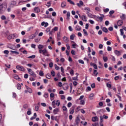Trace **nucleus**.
Wrapping results in <instances>:
<instances>
[{"instance_id": "423d86ee", "label": "nucleus", "mask_w": 126, "mask_h": 126, "mask_svg": "<svg viewBox=\"0 0 126 126\" xmlns=\"http://www.w3.org/2000/svg\"><path fill=\"white\" fill-rule=\"evenodd\" d=\"M123 23H124V21H123L122 20H119L117 22V25L118 26H122V25H123Z\"/></svg>"}, {"instance_id": "4be33fe9", "label": "nucleus", "mask_w": 126, "mask_h": 126, "mask_svg": "<svg viewBox=\"0 0 126 126\" xmlns=\"http://www.w3.org/2000/svg\"><path fill=\"white\" fill-rule=\"evenodd\" d=\"M67 19L69 20V17H70V13L69 12H67L66 14Z\"/></svg>"}, {"instance_id": "f03ea898", "label": "nucleus", "mask_w": 126, "mask_h": 126, "mask_svg": "<svg viewBox=\"0 0 126 126\" xmlns=\"http://www.w3.org/2000/svg\"><path fill=\"white\" fill-rule=\"evenodd\" d=\"M27 70L30 74V77H33V78H36L37 77V75L35 73V72L32 70V69L28 68Z\"/></svg>"}, {"instance_id": "37998d69", "label": "nucleus", "mask_w": 126, "mask_h": 126, "mask_svg": "<svg viewBox=\"0 0 126 126\" xmlns=\"http://www.w3.org/2000/svg\"><path fill=\"white\" fill-rule=\"evenodd\" d=\"M30 81H35V78L33 77H30Z\"/></svg>"}, {"instance_id": "5701e85b", "label": "nucleus", "mask_w": 126, "mask_h": 126, "mask_svg": "<svg viewBox=\"0 0 126 126\" xmlns=\"http://www.w3.org/2000/svg\"><path fill=\"white\" fill-rule=\"evenodd\" d=\"M84 34H85V36H88V33L87 32V31L86 30L84 29L83 30Z\"/></svg>"}, {"instance_id": "473e14b6", "label": "nucleus", "mask_w": 126, "mask_h": 126, "mask_svg": "<svg viewBox=\"0 0 126 126\" xmlns=\"http://www.w3.org/2000/svg\"><path fill=\"white\" fill-rule=\"evenodd\" d=\"M17 88L18 90H20L21 89V85L20 84H18L17 85Z\"/></svg>"}, {"instance_id": "ea45409f", "label": "nucleus", "mask_w": 126, "mask_h": 126, "mask_svg": "<svg viewBox=\"0 0 126 126\" xmlns=\"http://www.w3.org/2000/svg\"><path fill=\"white\" fill-rule=\"evenodd\" d=\"M120 32H121V36L124 35V30L121 29H120Z\"/></svg>"}, {"instance_id": "bb28decb", "label": "nucleus", "mask_w": 126, "mask_h": 126, "mask_svg": "<svg viewBox=\"0 0 126 126\" xmlns=\"http://www.w3.org/2000/svg\"><path fill=\"white\" fill-rule=\"evenodd\" d=\"M12 54H15L16 55H19V52L17 51H13L12 50L10 51Z\"/></svg>"}, {"instance_id": "4468645a", "label": "nucleus", "mask_w": 126, "mask_h": 126, "mask_svg": "<svg viewBox=\"0 0 126 126\" xmlns=\"http://www.w3.org/2000/svg\"><path fill=\"white\" fill-rule=\"evenodd\" d=\"M54 115H57L59 113V108H56L53 110Z\"/></svg>"}, {"instance_id": "f8f14e48", "label": "nucleus", "mask_w": 126, "mask_h": 126, "mask_svg": "<svg viewBox=\"0 0 126 126\" xmlns=\"http://www.w3.org/2000/svg\"><path fill=\"white\" fill-rule=\"evenodd\" d=\"M84 3L81 0L79 1V3H77V5L79 6V7H80V6L83 5Z\"/></svg>"}, {"instance_id": "09e8293b", "label": "nucleus", "mask_w": 126, "mask_h": 126, "mask_svg": "<svg viewBox=\"0 0 126 126\" xmlns=\"http://www.w3.org/2000/svg\"><path fill=\"white\" fill-rule=\"evenodd\" d=\"M114 13H115V11H114V10H111L109 12V14L110 15H113V14H114Z\"/></svg>"}, {"instance_id": "a19ab883", "label": "nucleus", "mask_w": 126, "mask_h": 126, "mask_svg": "<svg viewBox=\"0 0 126 126\" xmlns=\"http://www.w3.org/2000/svg\"><path fill=\"white\" fill-rule=\"evenodd\" d=\"M1 19L2 20H5V19H6V17H5V16L2 15L1 16Z\"/></svg>"}, {"instance_id": "9b49d317", "label": "nucleus", "mask_w": 126, "mask_h": 126, "mask_svg": "<svg viewBox=\"0 0 126 126\" xmlns=\"http://www.w3.org/2000/svg\"><path fill=\"white\" fill-rule=\"evenodd\" d=\"M63 40L65 43H68V41H69V40H68V38H67V37L66 36L63 37Z\"/></svg>"}, {"instance_id": "e433bc0d", "label": "nucleus", "mask_w": 126, "mask_h": 126, "mask_svg": "<svg viewBox=\"0 0 126 126\" xmlns=\"http://www.w3.org/2000/svg\"><path fill=\"white\" fill-rule=\"evenodd\" d=\"M80 121V120H79V118H77V119L75 120V123H76V124L77 125H79V121Z\"/></svg>"}, {"instance_id": "0eeeda50", "label": "nucleus", "mask_w": 126, "mask_h": 126, "mask_svg": "<svg viewBox=\"0 0 126 126\" xmlns=\"http://www.w3.org/2000/svg\"><path fill=\"white\" fill-rule=\"evenodd\" d=\"M34 10L35 12H36V13H39V12H40L41 11V9L40 8H39V7H34Z\"/></svg>"}, {"instance_id": "338daca9", "label": "nucleus", "mask_w": 126, "mask_h": 126, "mask_svg": "<svg viewBox=\"0 0 126 126\" xmlns=\"http://www.w3.org/2000/svg\"><path fill=\"white\" fill-rule=\"evenodd\" d=\"M71 54L72 55H75V51H74V50H72V51H71Z\"/></svg>"}, {"instance_id": "412c9836", "label": "nucleus", "mask_w": 126, "mask_h": 126, "mask_svg": "<svg viewBox=\"0 0 126 126\" xmlns=\"http://www.w3.org/2000/svg\"><path fill=\"white\" fill-rule=\"evenodd\" d=\"M74 37H75V35L74 34H72L70 36V40H74Z\"/></svg>"}, {"instance_id": "7c9ffc66", "label": "nucleus", "mask_w": 126, "mask_h": 126, "mask_svg": "<svg viewBox=\"0 0 126 126\" xmlns=\"http://www.w3.org/2000/svg\"><path fill=\"white\" fill-rule=\"evenodd\" d=\"M103 60L104 63H106L108 61V57H103Z\"/></svg>"}, {"instance_id": "1a4fd4ad", "label": "nucleus", "mask_w": 126, "mask_h": 126, "mask_svg": "<svg viewBox=\"0 0 126 126\" xmlns=\"http://www.w3.org/2000/svg\"><path fill=\"white\" fill-rule=\"evenodd\" d=\"M90 65H91L92 66H93V67H94V69H98V67L97 66V64H96L94 63H91Z\"/></svg>"}, {"instance_id": "3c124183", "label": "nucleus", "mask_w": 126, "mask_h": 126, "mask_svg": "<svg viewBox=\"0 0 126 126\" xmlns=\"http://www.w3.org/2000/svg\"><path fill=\"white\" fill-rule=\"evenodd\" d=\"M70 74H71V75H73L74 74V71H73V70L71 69L70 71Z\"/></svg>"}, {"instance_id": "13d9d810", "label": "nucleus", "mask_w": 126, "mask_h": 126, "mask_svg": "<svg viewBox=\"0 0 126 126\" xmlns=\"http://www.w3.org/2000/svg\"><path fill=\"white\" fill-rule=\"evenodd\" d=\"M61 104V102H60V100H57V103H56V105H57V106H60Z\"/></svg>"}, {"instance_id": "49530a36", "label": "nucleus", "mask_w": 126, "mask_h": 126, "mask_svg": "<svg viewBox=\"0 0 126 126\" xmlns=\"http://www.w3.org/2000/svg\"><path fill=\"white\" fill-rule=\"evenodd\" d=\"M80 104L81 105H84V104H85V101H84V100H81L80 101Z\"/></svg>"}, {"instance_id": "7ed1b4c3", "label": "nucleus", "mask_w": 126, "mask_h": 126, "mask_svg": "<svg viewBox=\"0 0 126 126\" xmlns=\"http://www.w3.org/2000/svg\"><path fill=\"white\" fill-rule=\"evenodd\" d=\"M16 68H17V69L19 70H21V71H25V68L22 66L17 65Z\"/></svg>"}, {"instance_id": "6e6552de", "label": "nucleus", "mask_w": 126, "mask_h": 126, "mask_svg": "<svg viewBox=\"0 0 126 126\" xmlns=\"http://www.w3.org/2000/svg\"><path fill=\"white\" fill-rule=\"evenodd\" d=\"M102 16L101 17H99V16H94V17H96V18H97V19H99V20H100V22H102V21H103V18L104 17V15H102Z\"/></svg>"}, {"instance_id": "6e6d98bb", "label": "nucleus", "mask_w": 126, "mask_h": 126, "mask_svg": "<svg viewBox=\"0 0 126 126\" xmlns=\"http://www.w3.org/2000/svg\"><path fill=\"white\" fill-rule=\"evenodd\" d=\"M109 8H106L105 9L103 10L104 12H105V13H107V12H109Z\"/></svg>"}, {"instance_id": "b1692460", "label": "nucleus", "mask_w": 126, "mask_h": 126, "mask_svg": "<svg viewBox=\"0 0 126 126\" xmlns=\"http://www.w3.org/2000/svg\"><path fill=\"white\" fill-rule=\"evenodd\" d=\"M46 78H48V79H51V77H52V76L50 74H47L46 75Z\"/></svg>"}, {"instance_id": "6ab92c4d", "label": "nucleus", "mask_w": 126, "mask_h": 126, "mask_svg": "<svg viewBox=\"0 0 126 126\" xmlns=\"http://www.w3.org/2000/svg\"><path fill=\"white\" fill-rule=\"evenodd\" d=\"M114 53L117 56H121V52H120V51L115 50Z\"/></svg>"}, {"instance_id": "f3484780", "label": "nucleus", "mask_w": 126, "mask_h": 126, "mask_svg": "<svg viewBox=\"0 0 126 126\" xmlns=\"http://www.w3.org/2000/svg\"><path fill=\"white\" fill-rule=\"evenodd\" d=\"M102 31L103 32H105V33H108V32H109V31H108V29H107V28L106 27H103L102 28Z\"/></svg>"}, {"instance_id": "9d476101", "label": "nucleus", "mask_w": 126, "mask_h": 126, "mask_svg": "<svg viewBox=\"0 0 126 126\" xmlns=\"http://www.w3.org/2000/svg\"><path fill=\"white\" fill-rule=\"evenodd\" d=\"M66 6V2H65V1H63L61 3V7H62V8H64V7Z\"/></svg>"}, {"instance_id": "69168bd1", "label": "nucleus", "mask_w": 126, "mask_h": 126, "mask_svg": "<svg viewBox=\"0 0 126 126\" xmlns=\"http://www.w3.org/2000/svg\"><path fill=\"white\" fill-rule=\"evenodd\" d=\"M108 30L109 31H113V30H114V28L112 27H110L108 28Z\"/></svg>"}, {"instance_id": "864d4df0", "label": "nucleus", "mask_w": 126, "mask_h": 126, "mask_svg": "<svg viewBox=\"0 0 126 126\" xmlns=\"http://www.w3.org/2000/svg\"><path fill=\"white\" fill-rule=\"evenodd\" d=\"M29 76V75H28V74H25L24 78H25L26 79H27V78H28Z\"/></svg>"}, {"instance_id": "39448f33", "label": "nucleus", "mask_w": 126, "mask_h": 126, "mask_svg": "<svg viewBox=\"0 0 126 126\" xmlns=\"http://www.w3.org/2000/svg\"><path fill=\"white\" fill-rule=\"evenodd\" d=\"M13 77L15 79H16V80H18L19 81H21V78H20L19 76H18V75L16 74H14L13 75Z\"/></svg>"}, {"instance_id": "c03bdc74", "label": "nucleus", "mask_w": 126, "mask_h": 126, "mask_svg": "<svg viewBox=\"0 0 126 126\" xmlns=\"http://www.w3.org/2000/svg\"><path fill=\"white\" fill-rule=\"evenodd\" d=\"M36 37V36L34 34H32L30 36V39H34V38H35Z\"/></svg>"}, {"instance_id": "79ce46f5", "label": "nucleus", "mask_w": 126, "mask_h": 126, "mask_svg": "<svg viewBox=\"0 0 126 126\" xmlns=\"http://www.w3.org/2000/svg\"><path fill=\"white\" fill-rule=\"evenodd\" d=\"M68 85H66V86H64L63 87V89L64 90H67V89H68Z\"/></svg>"}, {"instance_id": "774afa93", "label": "nucleus", "mask_w": 126, "mask_h": 126, "mask_svg": "<svg viewBox=\"0 0 126 126\" xmlns=\"http://www.w3.org/2000/svg\"><path fill=\"white\" fill-rule=\"evenodd\" d=\"M95 83L92 84V85H91L92 88H95Z\"/></svg>"}, {"instance_id": "cd10ccee", "label": "nucleus", "mask_w": 126, "mask_h": 126, "mask_svg": "<svg viewBox=\"0 0 126 126\" xmlns=\"http://www.w3.org/2000/svg\"><path fill=\"white\" fill-rule=\"evenodd\" d=\"M52 2L51 1H48L47 4H46V6H48V7H50L51 6V3Z\"/></svg>"}, {"instance_id": "4c0bfd02", "label": "nucleus", "mask_w": 126, "mask_h": 126, "mask_svg": "<svg viewBox=\"0 0 126 126\" xmlns=\"http://www.w3.org/2000/svg\"><path fill=\"white\" fill-rule=\"evenodd\" d=\"M78 62H79V63H81L82 64H84V61H83V60H79Z\"/></svg>"}, {"instance_id": "393cba45", "label": "nucleus", "mask_w": 126, "mask_h": 126, "mask_svg": "<svg viewBox=\"0 0 126 126\" xmlns=\"http://www.w3.org/2000/svg\"><path fill=\"white\" fill-rule=\"evenodd\" d=\"M39 75L40 76H44V72H43L42 70H40L39 71Z\"/></svg>"}, {"instance_id": "a878e982", "label": "nucleus", "mask_w": 126, "mask_h": 126, "mask_svg": "<svg viewBox=\"0 0 126 126\" xmlns=\"http://www.w3.org/2000/svg\"><path fill=\"white\" fill-rule=\"evenodd\" d=\"M68 2H69L70 4H73V5H74L75 4L74 3V2H73L71 0H67Z\"/></svg>"}, {"instance_id": "2eb2a0df", "label": "nucleus", "mask_w": 126, "mask_h": 126, "mask_svg": "<svg viewBox=\"0 0 126 126\" xmlns=\"http://www.w3.org/2000/svg\"><path fill=\"white\" fill-rule=\"evenodd\" d=\"M75 30L77 31H80L81 30V27L79 26H76L75 28Z\"/></svg>"}, {"instance_id": "2f4dec72", "label": "nucleus", "mask_w": 126, "mask_h": 126, "mask_svg": "<svg viewBox=\"0 0 126 126\" xmlns=\"http://www.w3.org/2000/svg\"><path fill=\"white\" fill-rule=\"evenodd\" d=\"M94 74L95 76H97V75H98V72L97 71V70H94Z\"/></svg>"}, {"instance_id": "c85d7f7f", "label": "nucleus", "mask_w": 126, "mask_h": 126, "mask_svg": "<svg viewBox=\"0 0 126 126\" xmlns=\"http://www.w3.org/2000/svg\"><path fill=\"white\" fill-rule=\"evenodd\" d=\"M120 18H121V19H126V15H125L124 14H122V16H121Z\"/></svg>"}, {"instance_id": "c756f323", "label": "nucleus", "mask_w": 126, "mask_h": 126, "mask_svg": "<svg viewBox=\"0 0 126 126\" xmlns=\"http://www.w3.org/2000/svg\"><path fill=\"white\" fill-rule=\"evenodd\" d=\"M43 48H44V45L41 44H39L38 46L39 50H41V49H43Z\"/></svg>"}, {"instance_id": "f704fd0d", "label": "nucleus", "mask_w": 126, "mask_h": 126, "mask_svg": "<svg viewBox=\"0 0 126 126\" xmlns=\"http://www.w3.org/2000/svg\"><path fill=\"white\" fill-rule=\"evenodd\" d=\"M54 66H55V69H56V70H59V69H60V67L58 66V65H57V64H55Z\"/></svg>"}, {"instance_id": "a211bd4d", "label": "nucleus", "mask_w": 126, "mask_h": 126, "mask_svg": "<svg viewBox=\"0 0 126 126\" xmlns=\"http://www.w3.org/2000/svg\"><path fill=\"white\" fill-rule=\"evenodd\" d=\"M27 114L29 116H30V115H31V114H32V112H31V109L30 108H28V111L27 112Z\"/></svg>"}, {"instance_id": "ddd939ff", "label": "nucleus", "mask_w": 126, "mask_h": 126, "mask_svg": "<svg viewBox=\"0 0 126 126\" xmlns=\"http://www.w3.org/2000/svg\"><path fill=\"white\" fill-rule=\"evenodd\" d=\"M93 122H97L98 121V117L97 116H95L92 118V119Z\"/></svg>"}, {"instance_id": "680f3d73", "label": "nucleus", "mask_w": 126, "mask_h": 126, "mask_svg": "<svg viewBox=\"0 0 126 126\" xmlns=\"http://www.w3.org/2000/svg\"><path fill=\"white\" fill-rule=\"evenodd\" d=\"M63 111H67V108H66V107H65V106H63Z\"/></svg>"}, {"instance_id": "603ef678", "label": "nucleus", "mask_w": 126, "mask_h": 126, "mask_svg": "<svg viewBox=\"0 0 126 126\" xmlns=\"http://www.w3.org/2000/svg\"><path fill=\"white\" fill-rule=\"evenodd\" d=\"M43 96L45 98H48V97L49 96V95L48 94V93H45Z\"/></svg>"}, {"instance_id": "0e129e2a", "label": "nucleus", "mask_w": 126, "mask_h": 126, "mask_svg": "<svg viewBox=\"0 0 126 126\" xmlns=\"http://www.w3.org/2000/svg\"><path fill=\"white\" fill-rule=\"evenodd\" d=\"M66 47H67V49L70 50V46H69V44H66Z\"/></svg>"}, {"instance_id": "5fc2aeb1", "label": "nucleus", "mask_w": 126, "mask_h": 126, "mask_svg": "<svg viewBox=\"0 0 126 126\" xmlns=\"http://www.w3.org/2000/svg\"><path fill=\"white\" fill-rule=\"evenodd\" d=\"M50 30H51V27H48V28H47L46 29V32H47V33H48V32H50Z\"/></svg>"}, {"instance_id": "052dcab7", "label": "nucleus", "mask_w": 126, "mask_h": 126, "mask_svg": "<svg viewBox=\"0 0 126 126\" xmlns=\"http://www.w3.org/2000/svg\"><path fill=\"white\" fill-rule=\"evenodd\" d=\"M119 78H120V76H117L114 77V80H119Z\"/></svg>"}, {"instance_id": "4d7b16f0", "label": "nucleus", "mask_w": 126, "mask_h": 126, "mask_svg": "<svg viewBox=\"0 0 126 126\" xmlns=\"http://www.w3.org/2000/svg\"><path fill=\"white\" fill-rule=\"evenodd\" d=\"M106 86H107V87H108V88H111V87H112V85H111V84L107 83V84H106Z\"/></svg>"}, {"instance_id": "dca6fc26", "label": "nucleus", "mask_w": 126, "mask_h": 126, "mask_svg": "<svg viewBox=\"0 0 126 126\" xmlns=\"http://www.w3.org/2000/svg\"><path fill=\"white\" fill-rule=\"evenodd\" d=\"M82 20H83V21H85V22H86V21H87V18H86V16H85V15H83L82 16Z\"/></svg>"}, {"instance_id": "a18cd8bd", "label": "nucleus", "mask_w": 126, "mask_h": 126, "mask_svg": "<svg viewBox=\"0 0 126 126\" xmlns=\"http://www.w3.org/2000/svg\"><path fill=\"white\" fill-rule=\"evenodd\" d=\"M71 106H72V103H71V102L68 103V104H67L68 108H70V107H71Z\"/></svg>"}, {"instance_id": "72a5a7b5", "label": "nucleus", "mask_w": 126, "mask_h": 126, "mask_svg": "<svg viewBox=\"0 0 126 126\" xmlns=\"http://www.w3.org/2000/svg\"><path fill=\"white\" fill-rule=\"evenodd\" d=\"M23 108L25 109H28V104H25L23 105Z\"/></svg>"}, {"instance_id": "e2e57ef3", "label": "nucleus", "mask_w": 126, "mask_h": 126, "mask_svg": "<svg viewBox=\"0 0 126 126\" xmlns=\"http://www.w3.org/2000/svg\"><path fill=\"white\" fill-rule=\"evenodd\" d=\"M53 66H54V64L53 63L51 62L49 63V67H53Z\"/></svg>"}, {"instance_id": "f257e3e1", "label": "nucleus", "mask_w": 126, "mask_h": 126, "mask_svg": "<svg viewBox=\"0 0 126 126\" xmlns=\"http://www.w3.org/2000/svg\"><path fill=\"white\" fill-rule=\"evenodd\" d=\"M7 7V5L6 3L3 2L1 5H0V14H2Z\"/></svg>"}, {"instance_id": "aec40b11", "label": "nucleus", "mask_w": 126, "mask_h": 126, "mask_svg": "<svg viewBox=\"0 0 126 126\" xmlns=\"http://www.w3.org/2000/svg\"><path fill=\"white\" fill-rule=\"evenodd\" d=\"M93 97H94V94H91L89 96L90 100H93Z\"/></svg>"}, {"instance_id": "20e7f679", "label": "nucleus", "mask_w": 126, "mask_h": 126, "mask_svg": "<svg viewBox=\"0 0 126 126\" xmlns=\"http://www.w3.org/2000/svg\"><path fill=\"white\" fill-rule=\"evenodd\" d=\"M42 54L44 55V56H45L46 57H50V54H48V51L47 50L44 49L42 51Z\"/></svg>"}, {"instance_id": "8fccbe9b", "label": "nucleus", "mask_w": 126, "mask_h": 126, "mask_svg": "<svg viewBox=\"0 0 126 126\" xmlns=\"http://www.w3.org/2000/svg\"><path fill=\"white\" fill-rule=\"evenodd\" d=\"M107 51L108 52H111V51H112V47H111L110 46H108L107 47Z\"/></svg>"}, {"instance_id": "bf43d9fd", "label": "nucleus", "mask_w": 126, "mask_h": 126, "mask_svg": "<svg viewBox=\"0 0 126 126\" xmlns=\"http://www.w3.org/2000/svg\"><path fill=\"white\" fill-rule=\"evenodd\" d=\"M58 29H59V28L57 27H55L53 29H52V30H53L54 32L58 31Z\"/></svg>"}, {"instance_id": "58836bf2", "label": "nucleus", "mask_w": 126, "mask_h": 126, "mask_svg": "<svg viewBox=\"0 0 126 126\" xmlns=\"http://www.w3.org/2000/svg\"><path fill=\"white\" fill-rule=\"evenodd\" d=\"M28 59H35V58H36V56L32 55L30 57H28Z\"/></svg>"}, {"instance_id": "de8ad7c7", "label": "nucleus", "mask_w": 126, "mask_h": 126, "mask_svg": "<svg viewBox=\"0 0 126 126\" xmlns=\"http://www.w3.org/2000/svg\"><path fill=\"white\" fill-rule=\"evenodd\" d=\"M51 75H52V76H55L56 75V73L54 71V70L51 71Z\"/></svg>"}, {"instance_id": "c9c22d12", "label": "nucleus", "mask_w": 126, "mask_h": 126, "mask_svg": "<svg viewBox=\"0 0 126 126\" xmlns=\"http://www.w3.org/2000/svg\"><path fill=\"white\" fill-rule=\"evenodd\" d=\"M69 85H70V93H71V92L72 91V83H70V84H69Z\"/></svg>"}]
</instances>
